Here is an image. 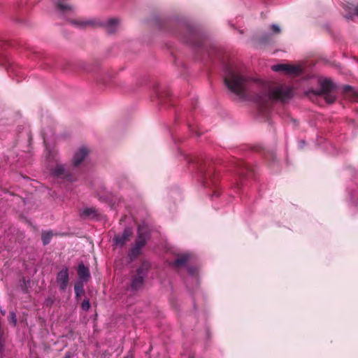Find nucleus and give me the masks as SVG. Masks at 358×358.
I'll use <instances>...</instances> for the list:
<instances>
[{"instance_id": "7ed1b4c3", "label": "nucleus", "mask_w": 358, "mask_h": 358, "mask_svg": "<svg viewBox=\"0 0 358 358\" xmlns=\"http://www.w3.org/2000/svg\"><path fill=\"white\" fill-rule=\"evenodd\" d=\"M320 90L315 93L324 95L325 100L328 103H333L336 99V94L334 93L336 87L334 83L329 79H324L320 80Z\"/></svg>"}, {"instance_id": "dca6fc26", "label": "nucleus", "mask_w": 358, "mask_h": 358, "mask_svg": "<svg viewBox=\"0 0 358 358\" xmlns=\"http://www.w3.org/2000/svg\"><path fill=\"white\" fill-rule=\"evenodd\" d=\"M52 236V233L51 231H45L42 234V241L44 245H47L50 243V239Z\"/></svg>"}, {"instance_id": "9b49d317", "label": "nucleus", "mask_w": 358, "mask_h": 358, "mask_svg": "<svg viewBox=\"0 0 358 358\" xmlns=\"http://www.w3.org/2000/svg\"><path fill=\"white\" fill-rule=\"evenodd\" d=\"M343 92L345 97L352 101L358 99V90L352 87L350 85H345L343 87Z\"/></svg>"}, {"instance_id": "f3484780", "label": "nucleus", "mask_w": 358, "mask_h": 358, "mask_svg": "<svg viewBox=\"0 0 358 358\" xmlns=\"http://www.w3.org/2000/svg\"><path fill=\"white\" fill-rule=\"evenodd\" d=\"M8 320L13 326H15L17 324V318L16 315L14 312H10V315L8 317Z\"/></svg>"}, {"instance_id": "423d86ee", "label": "nucleus", "mask_w": 358, "mask_h": 358, "mask_svg": "<svg viewBox=\"0 0 358 358\" xmlns=\"http://www.w3.org/2000/svg\"><path fill=\"white\" fill-rule=\"evenodd\" d=\"M149 269V264L143 262L137 269L136 274L134 276L131 287L133 289H138L143 285L144 278L147 275Z\"/></svg>"}, {"instance_id": "f8f14e48", "label": "nucleus", "mask_w": 358, "mask_h": 358, "mask_svg": "<svg viewBox=\"0 0 358 358\" xmlns=\"http://www.w3.org/2000/svg\"><path fill=\"white\" fill-rule=\"evenodd\" d=\"M79 281L80 282H86L90 278V274L89 271V268L86 267L83 263H80L78 265V268Z\"/></svg>"}, {"instance_id": "412c9836", "label": "nucleus", "mask_w": 358, "mask_h": 358, "mask_svg": "<svg viewBox=\"0 0 358 358\" xmlns=\"http://www.w3.org/2000/svg\"><path fill=\"white\" fill-rule=\"evenodd\" d=\"M189 273L190 275H194V271L192 270V268H189Z\"/></svg>"}, {"instance_id": "39448f33", "label": "nucleus", "mask_w": 358, "mask_h": 358, "mask_svg": "<svg viewBox=\"0 0 358 358\" xmlns=\"http://www.w3.org/2000/svg\"><path fill=\"white\" fill-rule=\"evenodd\" d=\"M271 69L273 71L282 72L291 76H296L302 73V67L299 64H279L273 65Z\"/></svg>"}, {"instance_id": "4be33fe9", "label": "nucleus", "mask_w": 358, "mask_h": 358, "mask_svg": "<svg viewBox=\"0 0 358 358\" xmlns=\"http://www.w3.org/2000/svg\"><path fill=\"white\" fill-rule=\"evenodd\" d=\"M355 14L358 16V6L355 10Z\"/></svg>"}, {"instance_id": "1a4fd4ad", "label": "nucleus", "mask_w": 358, "mask_h": 358, "mask_svg": "<svg viewBox=\"0 0 358 358\" xmlns=\"http://www.w3.org/2000/svg\"><path fill=\"white\" fill-rule=\"evenodd\" d=\"M89 150L86 147H80L74 154L73 157V164L74 166H78L87 157Z\"/></svg>"}, {"instance_id": "6ab92c4d", "label": "nucleus", "mask_w": 358, "mask_h": 358, "mask_svg": "<svg viewBox=\"0 0 358 358\" xmlns=\"http://www.w3.org/2000/svg\"><path fill=\"white\" fill-rule=\"evenodd\" d=\"M270 29L273 34H279L280 32V28L277 24L271 25Z\"/></svg>"}, {"instance_id": "2eb2a0df", "label": "nucleus", "mask_w": 358, "mask_h": 358, "mask_svg": "<svg viewBox=\"0 0 358 358\" xmlns=\"http://www.w3.org/2000/svg\"><path fill=\"white\" fill-rule=\"evenodd\" d=\"M96 215V210L94 208H86L82 211V215L85 217H93Z\"/></svg>"}, {"instance_id": "aec40b11", "label": "nucleus", "mask_w": 358, "mask_h": 358, "mask_svg": "<svg viewBox=\"0 0 358 358\" xmlns=\"http://www.w3.org/2000/svg\"><path fill=\"white\" fill-rule=\"evenodd\" d=\"M271 39V34H266L264 37L262 38V42L266 43Z\"/></svg>"}, {"instance_id": "4468645a", "label": "nucleus", "mask_w": 358, "mask_h": 358, "mask_svg": "<svg viewBox=\"0 0 358 358\" xmlns=\"http://www.w3.org/2000/svg\"><path fill=\"white\" fill-rule=\"evenodd\" d=\"M74 291L77 297H79L83 294V282H77L74 285Z\"/></svg>"}, {"instance_id": "9d476101", "label": "nucleus", "mask_w": 358, "mask_h": 358, "mask_svg": "<svg viewBox=\"0 0 358 358\" xmlns=\"http://www.w3.org/2000/svg\"><path fill=\"white\" fill-rule=\"evenodd\" d=\"M132 235V230L130 228L124 229L122 235L115 236L114 242L116 245L122 246Z\"/></svg>"}, {"instance_id": "a211bd4d", "label": "nucleus", "mask_w": 358, "mask_h": 358, "mask_svg": "<svg viewBox=\"0 0 358 358\" xmlns=\"http://www.w3.org/2000/svg\"><path fill=\"white\" fill-rule=\"evenodd\" d=\"M81 308L83 310L87 311L90 308V303L88 299L84 300L81 303Z\"/></svg>"}, {"instance_id": "6e6552de", "label": "nucleus", "mask_w": 358, "mask_h": 358, "mask_svg": "<svg viewBox=\"0 0 358 358\" xmlns=\"http://www.w3.org/2000/svg\"><path fill=\"white\" fill-rule=\"evenodd\" d=\"M57 282L60 289L64 290L69 282V270L66 267L63 268L57 275Z\"/></svg>"}, {"instance_id": "f03ea898", "label": "nucleus", "mask_w": 358, "mask_h": 358, "mask_svg": "<svg viewBox=\"0 0 358 358\" xmlns=\"http://www.w3.org/2000/svg\"><path fill=\"white\" fill-rule=\"evenodd\" d=\"M71 23L79 29H83L88 27H95L103 26L109 34L115 32L120 27L121 22L118 18H110L105 22H101L94 19L90 20H76Z\"/></svg>"}, {"instance_id": "393cba45", "label": "nucleus", "mask_w": 358, "mask_h": 358, "mask_svg": "<svg viewBox=\"0 0 358 358\" xmlns=\"http://www.w3.org/2000/svg\"><path fill=\"white\" fill-rule=\"evenodd\" d=\"M5 313H6V311H5V310L2 311V314H3V315H4V314H5Z\"/></svg>"}, {"instance_id": "ddd939ff", "label": "nucleus", "mask_w": 358, "mask_h": 358, "mask_svg": "<svg viewBox=\"0 0 358 358\" xmlns=\"http://www.w3.org/2000/svg\"><path fill=\"white\" fill-rule=\"evenodd\" d=\"M192 255L189 253H185L178 257L174 262L176 266H182L190 260Z\"/></svg>"}, {"instance_id": "f257e3e1", "label": "nucleus", "mask_w": 358, "mask_h": 358, "mask_svg": "<svg viewBox=\"0 0 358 358\" xmlns=\"http://www.w3.org/2000/svg\"><path fill=\"white\" fill-rule=\"evenodd\" d=\"M224 81L231 92L241 98H250L260 110H267L275 100L285 101L292 94V90L285 85L257 83L250 86V78L243 67L235 63L225 66Z\"/></svg>"}, {"instance_id": "b1692460", "label": "nucleus", "mask_w": 358, "mask_h": 358, "mask_svg": "<svg viewBox=\"0 0 358 358\" xmlns=\"http://www.w3.org/2000/svg\"><path fill=\"white\" fill-rule=\"evenodd\" d=\"M355 194H356L357 196V197H358V191L355 192Z\"/></svg>"}, {"instance_id": "0eeeda50", "label": "nucleus", "mask_w": 358, "mask_h": 358, "mask_svg": "<svg viewBox=\"0 0 358 358\" xmlns=\"http://www.w3.org/2000/svg\"><path fill=\"white\" fill-rule=\"evenodd\" d=\"M52 174L54 177L66 181L72 182L75 180L73 176L62 164H57L53 169Z\"/></svg>"}, {"instance_id": "20e7f679", "label": "nucleus", "mask_w": 358, "mask_h": 358, "mask_svg": "<svg viewBox=\"0 0 358 358\" xmlns=\"http://www.w3.org/2000/svg\"><path fill=\"white\" fill-rule=\"evenodd\" d=\"M138 238L135 245L132 247L130 252V257L133 259L137 257L141 252V249L144 246L147 238H148V232L147 227L144 225L139 226L138 229Z\"/></svg>"}, {"instance_id": "5701e85b", "label": "nucleus", "mask_w": 358, "mask_h": 358, "mask_svg": "<svg viewBox=\"0 0 358 358\" xmlns=\"http://www.w3.org/2000/svg\"><path fill=\"white\" fill-rule=\"evenodd\" d=\"M64 358H71V357L70 354L68 353L65 355Z\"/></svg>"}]
</instances>
